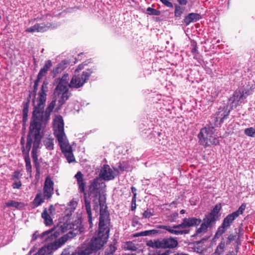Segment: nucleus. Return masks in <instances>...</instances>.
<instances>
[{
	"label": "nucleus",
	"mask_w": 255,
	"mask_h": 255,
	"mask_svg": "<svg viewBox=\"0 0 255 255\" xmlns=\"http://www.w3.org/2000/svg\"><path fill=\"white\" fill-rule=\"evenodd\" d=\"M61 255H77V254L76 252L70 254L69 249H65L63 251Z\"/></svg>",
	"instance_id": "obj_41"
},
{
	"label": "nucleus",
	"mask_w": 255,
	"mask_h": 255,
	"mask_svg": "<svg viewBox=\"0 0 255 255\" xmlns=\"http://www.w3.org/2000/svg\"><path fill=\"white\" fill-rule=\"evenodd\" d=\"M246 208V204L243 203L238 209L233 213L228 214L223 220V222L218 229L215 235V238L218 239L221 237L233 224L234 221L241 215H242Z\"/></svg>",
	"instance_id": "obj_6"
},
{
	"label": "nucleus",
	"mask_w": 255,
	"mask_h": 255,
	"mask_svg": "<svg viewBox=\"0 0 255 255\" xmlns=\"http://www.w3.org/2000/svg\"><path fill=\"white\" fill-rule=\"evenodd\" d=\"M50 232H51L50 231H45V232H43L41 235H40V237L41 238H42L44 236L49 234Z\"/></svg>",
	"instance_id": "obj_53"
},
{
	"label": "nucleus",
	"mask_w": 255,
	"mask_h": 255,
	"mask_svg": "<svg viewBox=\"0 0 255 255\" xmlns=\"http://www.w3.org/2000/svg\"><path fill=\"white\" fill-rule=\"evenodd\" d=\"M99 204L100 207L99 223L100 225L110 226V219L109 213L107 211L106 198L101 199V196H99Z\"/></svg>",
	"instance_id": "obj_13"
},
{
	"label": "nucleus",
	"mask_w": 255,
	"mask_h": 255,
	"mask_svg": "<svg viewBox=\"0 0 255 255\" xmlns=\"http://www.w3.org/2000/svg\"><path fill=\"white\" fill-rule=\"evenodd\" d=\"M146 13L149 15H159L161 12L156 9L148 7L146 9Z\"/></svg>",
	"instance_id": "obj_33"
},
{
	"label": "nucleus",
	"mask_w": 255,
	"mask_h": 255,
	"mask_svg": "<svg viewBox=\"0 0 255 255\" xmlns=\"http://www.w3.org/2000/svg\"><path fill=\"white\" fill-rule=\"evenodd\" d=\"M142 215L145 218H149L153 215V214L149 211L147 209L143 213Z\"/></svg>",
	"instance_id": "obj_38"
},
{
	"label": "nucleus",
	"mask_w": 255,
	"mask_h": 255,
	"mask_svg": "<svg viewBox=\"0 0 255 255\" xmlns=\"http://www.w3.org/2000/svg\"><path fill=\"white\" fill-rule=\"evenodd\" d=\"M174 255H188L187 254H177Z\"/></svg>",
	"instance_id": "obj_58"
},
{
	"label": "nucleus",
	"mask_w": 255,
	"mask_h": 255,
	"mask_svg": "<svg viewBox=\"0 0 255 255\" xmlns=\"http://www.w3.org/2000/svg\"><path fill=\"white\" fill-rule=\"evenodd\" d=\"M165 249H173L178 246L177 240L174 238H164Z\"/></svg>",
	"instance_id": "obj_22"
},
{
	"label": "nucleus",
	"mask_w": 255,
	"mask_h": 255,
	"mask_svg": "<svg viewBox=\"0 0 255 255\" xmlns=\"http://www.w3.org/2000/svg\"><path fill=\"white\" fill-rule=\"evenodd\" d=\"M52 26L50 23L47 24L44 23H36L33 26H31L25 30L26 32L33 33L37 32H44L47 30V29Z\"/></svg>",
	"instance_id": "obj_18"
},
{
	"label": "nucleus",
	"mask_w": 255,
	"mask_h": 255,
	"mask_svg": "<svg viewBox=\"0 0 255 255\" xmlns=\"http://www.w3.org/2000/svg\"><path fill=\"white\" fill-rule=\"evenodd\" d=\"M110 226L99 224L97 236L93 238L90 244V247L93 248L94 250L101 249L107 243L109 236Z\"/></svg>",
	"instance_id": "obj_10"
},
{
	"label": "nucleus",
	"mask_w": 255,
	"mask_h": 255,
	"mask_svg": "<svg viewBox=\"0 0 255 255\" xmlns=\"http://www.w3.org/2000/svg\"><path fill=\"white\" fill-rule=\"evenodd\" d=\"M29 109V102H25L23 103V122L25 123L27 120L28 112Z\"/></svg>",
	"instance_id": "obj_31"
},
{
	"label": "nucleus",
	"mask_w": 255,
	"mask_h": 255,
	"mask_svg": "<svg viewBox=\"0 0 255 255\" xmlns=\"http://www.w3.org/2000/svg\"><path fill=\"white\" fill-rule=\"evenodd\" d=\"M136 198H134V197H132L131 200V210L133 211L136 209Z\"/></svg>",
	"instance_id": "obj_39"
},
{
	"label": "nucleus",
	"mask_w": 255,
	"mask_h": 255,
	"mask_svg": "<svg viewBox=\"0 0 255 255\" xmlns=\"http://www.w3.org/2000/svg\"><path fill=\"white\" fill-rule=\"evenodd\" d=\"M201 219L195 217L185 218L183 219L182 222L179 225H174L172 227L165 225H157L158 229H164L168 231L170 233L178 235H180V230H174L173 229H185L194 226H198L200 224Z\"/></svg>",
	"instance_id": "obj_9"
},
{
	"label": "nucleus",
	"mask_w": 255,
	"mask_h": 255,
	"mask_svg": "<svg viewBox=\"0 0 255 255\" xmlns=\"http://www.w3.org/2000/svg\"><path fill=\"white\" fill-rule=\"evenodd\" d=\"M45 200H46V198H44L43 195L42 196L41 191H39L33 200L32 204L35 207H38L44 202Z\"/></svg>",
	"instance_id": "obj_24"
},
{
	"label": "nucleus",
	"mask_w": 255,
	"mask_h": 255,
	"mask_svg": "<svg viewBox=\"0 0 255 255\" xmlns=\"http://www.w3.org/2000/svg\"><path fill=\"white\" fill-rule=\"evenodd\" d=\"M25 166L27 171L28 172H31L32 171V167L31 164L26 165Z\"/></svg>",
	"instance_id": "obj_52"
},
{
	"label": "nucleus",
	"mask_w": 255,
	"mask_h": 255,
	"mask_svg": "<svg viewBox=\"0 0 255 255\" xmlns=\"http://www.w3.org/2000/svg\"><path fill=\"white\" fill-rule=\"evenodd\" d=\"M43 136L42 135L36 134H30L29 132L26 144V151L29 152L31 148V144L33 143L31 151V156L33 160L34 167L36 169L35 178L37 179L39 178L40 174V166L38 161L37 153L38 149L40 147L41 141Z\"/></svg>",
	"instance_id": "obj_5"
},
{
	"label": "nucleus",
	"mask_w": 255,
	"mask_h": 255,
	"mask_svg": "<svg viewBox=\"0 0 255 255\" xmlns=\"http://www.w3.org/2000/svg\"><path fill=\"white\" fill-rule=\"evenodd\" d=\"M119 168L121 171H125L128 170V167L125 166L120 165Z\"/></svg>",
	"instance_id": "obj_50"
},
{
	"label": "nucleus",
	"mask_w": 255,
	"mask_h": 255,
	"mask_svg": "<svg viewBox=\"0 0 255 255\" xmlns=\"http://www.w3.org/2000/svg\"><path fill=\"white\" fill-rule=\"evenodd\" d=\"M117 250L116 243H112L106 250L104 255H114Z\"/></svg>",
	"instance_id": "obj_29"
},
{
	"label": "nucleus",
	"mask_w": 255,
	"mask_h": 255,
	"mask_svg": "<svg viewBox=\"0 0 255 255\" xmlns=\"http://www.w3.org/2000/svg\"><path fill=\"white\" fill-rule=\"evenodd\" d=\"M15 204H16V203L13 201H9V202H8L7 203H6V206L7 207H15Z\"/></svg>",
	"instance_id": "obj_46"
},
{
	"label": "nucleus",
	"mask_w": 255,
	"mask_h": 255,
	"mask_svg": "<svg viewBox=\"0 0 255 255\" xmlns=\"http://www.w3.org/2000/svg\"><path fill=\"white\" fill-rule=\"evenodd\" d=\"M249 90L245 89H239L236 90L232 97L230 98V100L232 102H239L241 100L246 99L247 97L250 95Z\"/></svg>",
	"instance_id": "obj_17"
},
{
	"label": "nucleus",
	"mask_w": 255,
	"mask_h": 255,
	"mask_svg": "<svg viewBox=\"0 0 255 255\" xmlns=\"http://www.w3.org/2000/svg\"><path fill=\"white\" fill-rule=\"evenodd\" d=\"M236 234H230L228 238H227V241L226 242V245H230L231 243L235 240L236 238Z\"/></svg>",
	"instance_id": "obj_35"
},
{
	"label": "nucleus",
	"mask_w": 255,
	"mask_h": 255,
	"mask_svg": "<svg viewBox=\"0 0 255 255\" xmlns=\"http://www.w3.org/2000/svg\"><path fill=\"white\" fill-rule=\"evenodd\" d=\"M56 192H57V193H57V194L58 195H59V192H57V191H56Z\"/></svg>",
	"instance_id": "obj_64"
},
{
	"label": "nucleus",
	"mask_w": 255,
	"mask_h": 255,
	"mask_svg": "<svg viewBox=\"0 0 255 255\" xmlns=\"http://www.w3.org/2000/svg\"><path fill=\"white\" fill-rule=\"evenodd\" d=\"M55 209L53 205H50L49 207L48 211H49V214L51 215H53L55 212Z\"/></svg>",
	"instance_id": "obj_43"
},
{
	"label": "nucleus",
	"mask_w": 255,
	"mask_h": 255,
	"mask_svg": "<svg viewBox=\"0 0 255 255\" xmlns=\"http://www.w3.org/2000/svg\"><path fill=\"white\" fill-rule=\"evenodd\" d=\"M178 213L173 214L172 215H171L169 217V219L170 220L171 222L173 221L174 219L176 218L178 216Z\"/></svg>",
	"instance_id": "obj_47"
},
{
	"label": "nucleus",
	"mask_w": 255,
	"mask_h": 255,
	"mask_svg": "<svg viewBox=\"0 0 255 255\" xmlns=\"http://www.w3.org/2000/svg\"><path fill=\"white\" fill-rule=\"evenodd\" d=\"M164 241L163 239H158L154 240L148 241L146 245L149 247L154 249H165Z\"/></svg>",
	"instance_id": "obj_20"
},
{
	"label": "nucleus",
	"mask_w": 255,
	"mask_h": 255,
	"mask_svg": "<svg viewBox=\"0 0 255 255\" xmlns=\"http://www.w3.org/2000/svg\"><path fill=\"white\" fill-rule=\"evenodd\" d=\"M43 143L48 150H53L54 148V139L46 138L43 141Z\"/></svg>",
	"instance_id": "obj_30"
},
{
	"label": "nucleus",
	"mask_w": 255,
	"mask_h": 255,
	"mask_svg": "<svg viewBox=\"0 0 255 255\" xmlns=\"http://www.w3.org/2000/svg\"><path fill=\"white\" fill-rule=\"evenodd\" d=\"M190 230L189 229H185L183 230H180V235L182 234H187L189 233Z\"/></svg>",
	"instance_id": "obj_48"
},
{
	"label": "nucleus",
	"mask_w": 255,
	"mask_h": 255,
	"mask_svg": "<svg viewBox=\"0 0 255 255\" xmlns=\"http://www.w3.org/2000/svg\"><path fill=\"white\" fill-rule=\"evenodd\" d=\"M230 111L224 109H220L212 117V122L214 126H218L223 122L224 120L228 118Z\"/></svg>",
	"instance_id": "obj_15"
},
{
	"label": "nucleus",
	"mask_w": 255,
	"mask_h": 255,
	"mask_svg": "<svg viewBox=\"0 0 255 255\" xmlns=\"http://www.w3.org/2000/svg\"><path fill=\"white\" fill-rule=\"evenodd\" d=\"M88 64L87 61L84 62L82 64H80L78 65L77 68L76 69V72H79V71L81 70L83 68L84 66L85 65H87Z\"/></svg>",
	"instance_id": "obj_42"
},
{
	"label": "nucleus",
	"mask_w": 255,
	"mask_h": 255,
	"mask_svg": "<svg viewBox=\"0 0 255 255\" xmlns=\"http://www.w3.org/2000/svg\"><path fill=\"white\" fill-rule=\"evenodd\" d=\"M13 187L15 188V186H16V182H15L13 183Z\"/></svg>",
	"instance_id": "obj_61"
},
{
	"label": "nucleus",
	"mask_w": 255,
	"mask_h": 255,
	"mask_svg": "<svg viewBox=\"0 0 255 255\" xmlns=\"http://www.w3.org/2000/svg\"><path fill=\"white\" fill-rule=\"evenodd\" d=\"M93 72V70L88 69L83 71L81 75L73 76L69 84L70 87L78 88L83 86Z\"/></svg>",
	"instance_id": "obj_12"
},
{
	"label": "nucleus",
	"mask_w": 255,
	"mask_h": 255,
	"mask_svg": "<svg viewBox=\"0 0 255 255\" xmlns=\"http://www.w3.org/2000/svg\"><path fill=\"white\" fill-rule=\"evenodd\" d=\"M180 213L182 214H183L185 213V210L182 209L180 211Z\"/></svg>",
	"instance_id": "obj_59"
},
{
	"label": "nucleus",
	"mask_w": 255,
	"mask_h": 255,
	"mask_svg": "<svg viewBox=\"0 0 255 255\" xmlns=\"http://www.w3.org/2000/svg\"><path fill=\"white\" fill-rule=\"evenodd\" d=\"M48 84L47 81H43L38 93L37 100L36 103L33 102L34 107L29 130L30 134L43 136V129L49 120L50 114L55 106L56 100H53L44 111L46 100V92L48 91Z\"/></svg>",
	"instance_id": "obj_1"
},
{
	"label": "nucleus",
	"mask_w": 255,
	"mask_h": 255,
	"mask_svg": "<svg viewBox=\"0 0 255 255\" xmlns=\"http://www.w3.org/2000/svg\"><path fill=\"white\" fill-rule=\"evenodd\" d=\"M78 186L79 192L83 194L84 205L88 214V222L90 227H92V216L91 206V198L94 201L101 194L103 189L106 187L105 183L99 177H96L89 182V185L86 189V182L84 175L81 171H78L75 175Z\"/></svg>",
	"instance_id": "obj_2"
},
{
	"label": "nucleus",
	"mask_w": 255,
	"mask_h": 255,
	"mask_svg": "<svg viewBox=\"0 0 255 255\" xmlns=\"http://www.w3.org/2000/svg\"><path fill=\"white\" fill-rule=\"evenodd\" d=\"M54 128V134L58 141L62 152L69 163L75 162V158L72 146L70 145L64 131V123L61 117L55 120Z\"/></svg>",
	"instance_id": "obj_3"
},
{
	"label": "nucleus",
	"mask_w": 255,
	"mask_h": 255,
	"mask_svg": "<svg viewBox=\"0 0 255 255\" xmlns=\"http://www.w3.org/2000/svg\"><path fill=\"white\" fill-rule=\"evenodd\" d=\"M93 251H95L94 250L93 248L90 247V244L89 246L84 250L79 251L78 253H77V255H89L91 254Z\"/></svg>",
	"instance_id": "obj_32"
},
{
	"label": "nucleus",
	"mask_w": 255,
	"mask_h": 255,
	"mask_svg": "<svg viewBox=\"0 0 255 255\" xmlns=\"http://www.w3.org/2000/svg\"><path fill=\"white\" fill-rule=\"evenodd\" d=\"M99 175L100 178L105 180H112L115 177L114 171L107 164L104 165L102 168Z\"/></svg>",
	"instance_id": "obj_16"
},
{
	"label": "nucleus",
	"mask_w": 255,
	"mask_h": 255,
	"mask_svg": "<svg viewBox=\"0 0 255 255\" xmlns=\"http://www.w3.org/2000/svg\"><path fill=\"white\" fill-rule=\"evenodd\" d=\"M161 233V231L158 230H150L144 231L143 232H141L137 233L134 236L138 237V236H146L149 235H155L157 234H159Z\"/></svg>",
	"instance_id": "obj_27"
},
{
	"label": "nucleus",
	"mask_w": 255,
	"mask_h": 255,
	"mask_svg": "<svg viewBox=\"0 0 255 255\" xmlns=\"http://www.w3.org/2000/svg\"><path fill=\"white\" fill-rule=\"evenodd\" d=\"M54 182L49 175L46 176L43 188V196L46 200H50L54 194Z\"/></svg>",
	"instance_id": "obj_14"
},
{
	"label": "nucleus",
	"mask_w": 255,
	"mask_h": 255,
	"mask_svg": "<svg viewBox=\"0 0 255 255\" xmlns=\"http://www.w3.org/2000/svg\"><path fill=\"white\" fill-rule=\"evenodd\" d=\"M41 217L44 220V223L46 226H51L53 224L51 215L49 214L47 208H44L41 214Z\"/></svg>",
	"instance_id": "obj_25"
},
{
	"label": "nucleus",
	"mask_w": 255,
	"mask_h": 255,
	"mask_svg": "<svg viewBox=\"0 0 255 255\" xmlns=\"http://www.w3.org/2000/svg\"><path fill=\"white\" fill-rule=\"evenodd\" d=\"M183 5H179L177 3L174 4V16L175 17L181 18L185 10V7Z\"/></svg>",
	"instance_id": "obj_26"
},
{
	"label": "nucleus",
	"mask_w": 255,
	"mask_h": 255,
	"mask_svg": "<svg viewBox=\"0 0 255 255\" xmlns=\"http://www.w3.org/2000/svg\"><path fill=\"white\" fill-rule=\"evenodd\" d=\"M163 4H164L165 6H166L167 7H169V8H172L174 6L173 4L168 1V0H159Z\"/></svg>",
	"instance_id": "obj_36"
},
{
	"label": "nucleus",
	"mask_w": 255,
	"mask_h": 255,
	"mask_svg": "<svg viewBox=\"0 0 255 255\" xmlns=\"http://www.w3.org/2000/svg\"><path fill=\"white\" fill-rule=\"evenodd\" d=\"M201 18L202 17L199 13L191 12L184 17L183 20V23L187 26L190 23L196 22L201 19Z\"/></svg>",
	"instance_id": "obj_19"
},
{
	"label": "nucleus",
	"mask_w": 255,
	"mask_h": 255,
	"mask_svg": "<svg viewBox=\"0 0 255 255\" xmlns=\"http://www.w3.org/2000/svg\"><path fill=\"white\" fill-rule=\"evenodd\" d=\"M41 79H42L41 78H39V76H37V78L34 81V86H33V90L35 92H36V91L37 90V88H38V86L39 85V82Z\"/></svg>",
	"instance_id": "obj_37"
},
{
	"label": "nucleus",
	"mask_w": 255,
	"mask_h": 255,
	"mask_svg": "<svg viewBox=\"0 0 255 255\" xmlns=\"http://www.w3.org/2000/svg\"><path fill=\"white\" fill-rule=\"evenodd\" d=\"M177 204V201H174L173 202H172L170 204H169V206H171V205H176Z\"/></svg>",
	"instance_id": "obj_56"
},
{
	"label": "nucleus",
	"mask_w": 255,
	"mask_h": 255,
	"mask_svg": "<svg viewBox=\"0 0 255 255\" xmlns=\"http://www.w3.org/2000/svg\"><path fill=\"white\" fill-rule=\"evenodd\" d=\"M200 242H201V241L197 242V244H198L200 243Z\"/></svg>",
	"instance_id": "obj_62"
},
{
	"label": "nucleus",
	"mask_w": 255,
	"mask_h": 255,
	"mask_svg": "<svg viewBox=\"0 0 255 255\" xmlns=\"http://www.w3.org/2000/svg\"><path fill=\"white\" fill-rule=\"evenodd\" d=\"M214 127L211 124L202 128L198 135L200 144L205 147L210 144L217 145L219 143L216 138L214 137Z\"/></svg>",
	"instance_id": "obj_8"
},
{
	"label": "nucleus",
	"mask_w": 255,
	"mask_h": 255,
	"mask_svg": "<svg viewBox=\"0 0 255 255\" xmlns=\"http://www.w3.org/2000/svg\"><path fill=\"white\" fill-rule=\"evenodd\" d=\"M61 228L63 232H66L69 230V231L58 239L59 245L64 244L68 240L72 239L81 232V229L77 224H75L67 222L64 223Z\"/></svg>",
	"instance_id": "obj_11"
},
{
	"label": "nucleus",
	"mask_w": 255,
	"mask_h": 255,
	"mask_svg": "<svg viewBox=\"0 0 255 255\" xmlns=\"http://www.w3.org/2000/svg\"><path fill=\"white\" fill-rule=\"evenodd\" d=\"M192 46V48L191 49V52L193 54H195L197 52V44L196 42H194L191 44Z\"/></svg>",
	"instance_id": "obj_40"
},
{
	"label": "nucleus",
	"mask_w": 255,
	"mask_h": 255,
	"mask_svg": "<svg viewBox=\"0 0 255 255\" xmlns=\"http://www.w3.org/2000/svg\"><path fill=\"white\" fill-rule=\"evenodd\" d=\"M20 142H21V144L22 145L21 148L22 149V152L23 153H24V152L25 153H28V152L26 151V147L24 148V147L23 146V145H24V138L23 137H22L21 138Z\"/></svg>",
	"instance_id": "obj_44"
},
{
	"label": "nucleus",
	"mask_w": 255,
	"mask_h": 255,
	"mask_svg": "<svg viewBox=\"0 0 255 255\" xmlns=\"http://www.w3.org/2000/svg\"><path fill=\"white\" fill-rule=\"evenodd\" d=\"M21 186L20 181L17 182V189H18Z\"/></svg>",
	"instance_id": "obj_57"
},
{
	"label": "nucleus",
	"mask_w": 255,
	"mask_h": 255,
	"mask_svg": "<svg viewBox=\"0 0 255 255\" xmlns=\"http://www.w3.org/2000/svg\"><path fill=\"white\" fill-rule=\"evenodd\" d=\"M178 2V4L186 5L188 3L187 0H176Z\"/></svg>",
	"instance_id": "obj_45"
},
{
	"label": "nucleus",
	"mask_w": 255,
	"mask_h": 255,
	"mask_svg": "<svg viewBox=\"0 0 255 255\" xmlns=\"http://www.w3.org/2000/svg\"><path fill=\"white\" fill-rule=\"evenodd\" d=\"M131 190L132 192L133 193V197H134V198H136V188L132 186L131 187Z\"/></svg>",
	"instance_id": "obj_49"
},
{
	"label": "nucleus",
	"mask_w": 255,
	"mask_h": 255,
	"mask_svg": "<svg viewBox=\"0 0 255 255\" xmlns=\"http://www.w3.org/2000/svg\"><path fill=\"white\" fill-rule=\"evenodd\" d=\"M16 204H17V207H18V202H16Z\"/></svg>",
	"instance_id": "obj_63"
},
{
	"label": "nucleus",
	"mask_w": 255,
	"mask_h": 255,
	"mask_svg": "<svg viewBox=\"0 0 255 255\" xmlns=\"http://www.w3.org/2000/svg\"><path fill=\"white\" fill-rule=\"evenodd\" d=\"M225 248V243L221 241L217 246L215 252L211 255H221L224 251Z\"/></svg>",
	"instance_id": "obj_28"
},
{
	"label": "nucleus",
	"mask_w": 255,
	"mask_h": 255,
	"mask_svg": "<svg viewBox=\"0 0 255 255\" xmlns=\"http://www.w3.org/2000/svg\"><path fill=\"white\" fill-rule=\"evenodd\" d=\"M52 63L51 60H47L45 62V63L43 67L40 70V71L37 75V76H39V78H42L43 77L46 76L49 69L52 66Z\"/></svg>",
	"instance_id": "obj_23"
},
{
	"label": "nucleus",
	"mask_w": 255,
	"mask_h": 255,
	"mask_svg": "<svg viewBox=\"0 0 255 255\" xmlns=\"http://www.w3.org/2000/svg\"><path fill=\"white\" fill-rule=\"evenodd\" d=\"M245 133L248 136L254 137L255 136V128L252 127L247 128L245 130Z\"/></svg>",
	"instance_id": "obj_34"
},
{
	"label": "nucleus",
	"mask_w": 255,
	"mask_h": 255,
	"mask_svg": "<svg viewBox=\"0 0 255 255\" xmlns=\"http://www.w3.org/2000/svg\"><path fill=\"white\" fill-rule=\"evenodd\" d=\"M221 208V204H217L209 213L205 215L202 222L200 223V226L197 229L195 233L192 235L191 237H201L208 231L209 228H212L219 217V212Z\"/></svg>",
	"instance_id": "obj_4"
},
{
	"label": "nucleus",
	"mask_w": 255,
	"mask_h": 255,
	"mask_svg": "<svg viewBox=\"0 0 255 255\" xmlns=\"http://www.w3.org/2000/svg\"><path fill=\"white\" fill-rule=\"evenodd\" d=\"M68 76L67 74H64L61 78L56 79L58 85L55 89L54 94L55 96L60 97L58 100L59 106L63 105L69 97L68 90L70 86L68 83Z\"/></svg>",
	"instance_id": "obj_7"
},
{
	"label": "nucleus",
	"mask_w": 255,
	"mask_h": 255,
	"mask_svg": "<svg viewBox=\"0 0 255 255\" xmlns=\"http://www.w3.org/2000/svg\"><path fill=\"white\" fill-rule=\"evenodd\" d=\"M67 62L66 61H62L54 67L51 71V75L55 77L57 75L61 73L66 68Z\"/></svg>",
	"instance_id": "obj_21"
},
{
	"label": "nucleus",
	"mask_w": 255,
	"mask_h": 255,
	"mask_svg": "<svg viewBox=\"0 0 255 255\" xmlns=\"http://www.w3.org/2000/svg\"><path fill=\"white\" fill-rule=\"evenodd\" d=\"M83 53H81L80 54H78V58H79L80 56H81L82 55H83Z\"/></svg>",
	"instance_id": "obj_60"
},
{
	"label": "nucleus",
	"mask_w": 255,
	"mask_h": 255,
	"mask_svg": "<svg viewBox=\"0 0 255 255\" xmlns=\"http://www.w3.org/2000/svg\"><path fill=\"white\" fill-rule=\"evenodd\" d=\"M43 248H41L39 251L38 253L35 254V255H40V254H43Z\"/></svg>",
	"instance_id": "obj_54"
},
{
	"label": "nucleus",
	"mask_w": 255,
	"mask_h": 255,
	"mask_svg": "<svg viewBox=\"0 0 255 255\" xmlns=\"http://www.w3.org/2000/svg\"><path fill=\"white\" fill-rule=\"evenodd\" d=\"M25 166L27 165L31 164L30 159L29 157H26L25 158Z\"/></svg>",
	"instance_id": "obj_51"
},
{
	"label": "nucleus",
	"mask_w": 255,
	"mask_h": 255,
	"mask_svg": "<svg viewBox=\"0 0 255 255\" xmlns=\"http://www.w3.org/2000/svg\"><path fill=\"white\" fill-rule=\"evenodd\" d=\"M38 237H40V235H39V236H37V235H36V234H34L33 235V237H32V238H33V240H36V239H37V238H38Z\"/></svg>",
	"instance_id": "obj_55"
}]
</instances>
